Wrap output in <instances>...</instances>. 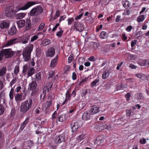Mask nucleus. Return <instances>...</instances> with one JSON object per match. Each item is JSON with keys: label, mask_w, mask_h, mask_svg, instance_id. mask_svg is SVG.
I'll use <instances>...</instances> for the list:
<instances>
[{"label": "nucleus", "mask_w": 149, "mask_h": 149, "mask_svg": "<svg viewBox=\"0 0 149 149\" xmlns=\"http://www.w3.org/2000/svg\"><path fill=\"white\" fill-rule=\"evenodd\" d=\"M51 42V41L48 39H46L43 41L41 44L42 46H45L49 45Z\"/></svg>", "instance_id": "28"}, {"label": "nucleus", "mask_w": 149, "mask_h": 149, "mask_svg": "<svg viewBox=\"0 0 149 149\" xmlns=\"http://www.w3.org/2000/svg\"><path fill=\"white\" fill-rule=\"evenodd\" d=\"M72 77L73 80H76L77 79V74L75 72H72Z\"/></svg>", "instance_id": "59"}, {"label": "nucleus", "mask_w": 149, "mask_h": 149, "mask_svg": "<svg viewBox=\"0 0 149 149\" xmlns=\"http://www.w3.org/2000/svg\"><path fill=\"white\" fill-rule=\"evenodd\" d=\"M60 13L59 10H57L56 11L55 13V15L54 17V19H56L57 17H58L60 15Z\"/></svg>", "instance_id": "60"}, {"label": "nucleus", "mask_w": 149, "mask_h": 149, "mask_svg": "<svg viewBox=\"0 0 149 149\" xmlns=\"http://www.w3.org/2000/svg\"><path fill=\"white\" fill-rule=\"evenodd\" d=\"M14 94V89L13 88H12L11 89L9 94V98L11 100H13V99Z\"/></svg>", "instance_id": "31"}, {"label": "nucleus", "mask_w": 149, "mask_h": 149, "mask_svg": "<svg viewBox=\"0 0 149 149\" xmlns=\"http://www.w3.org/2000/svg\"><path fill=\"white\" fill-rule=\"evenodd\" d=\"M4 112V108L3 105L0 104V116L2 115Z\"/></svg>", "instance_id": "43"}, {"label": "nucleus", "mask_w": 149, "mask_h": 149, "mask_svg": "<svg viewBox=\"0 0 149 149\" xmlns=\"http://www.w3.org/2000/svg\"><path fill=\"white\" fill-rule=\"evenodd\" d=\"M100 36L102 39H106L107 38V35L105 32L103 31L101 33Z\"/></svg>", "instance_id": "32"}, {"label": "nucleus", "mask_w": 149, "mask_h": 149, "mask_svg": "<svg viewBox=\"0 0 149 149\" xmlns=\"http://www.w3.org/2000/svg\"><path fill=\"white\" fill-rule=\"evenodd\" d=\"M33 143L32 141H29L28 142L27 147H28V148L30 149L32 146H33Z\"/></svg>", "instance_id": "57"}, {"label": "nucleus", "mask_w": 149, "mask_h": 149, "mask_svg": "<svg viewBox=\"0 0 149 149\" xmlns=\"http://www.w3.org/2000/svg\"><path fill=\"white\" fill-rule=\"evenodd\" d=\"M18 27L19 28H21L24 27L25 24V21L24 20H20L16 22Z\"/></svg>", "instance_id": "19"}, {"label": "nucleus", "mask_w": 149, "mask_h": 149, "mask_svg": "<svg viewBox=\"0 0 149 149\" xmlns=\"http://www.w3.org/2000/svg\"><path fill=\"white\" fill-rule=\"evenodd\" d=\"M99 109V108L95 106H92L89 112L91 115H94L98 112Z\"/></svg>", "instance_id": "16"}, {"label": "nucleus", "mask_w": 149, "mask_h": 149, "mask_svg": "<svg viewBox=\"0 0 149 149\" xmlns=\"http://www.w3.org/2000/svg\"><path fill=\"white\" fill-rule=\"evenodd\" d=\"M9 21L4 20L0 22V28L2 29H6L9 26Z\"/></svg>", "instance_id": "13"}, {"label": "nucleus", "mask_w": 149, "mask_h": 149, "mask_svg": "<svg viewBox=\"0 0 149 149\" xmlns=\"http://www.w3.org/2000/svg\"><path fill=\"white\" fill-rule=\"evenodd\" d=\"M25 24V29L26 30L30 29L31 27L30 19L29 18H27L26 20Z\"/></svg>", "instance_id": "20"}, {"label": "nucleus", "mask_w": 149, "mask_h": 149, "mask_svg": "<svg viewBox=\"0 0 149 149\" xmlns=\"http://www.w3.org/2000/svg\"><path fill=\"white\" fill-rule=\"evenodd\" d=\"M22 95L21 94L17 93L15 96V100L17 103H19L22 101Z\"/></svg>", "instance_id": "23"}, {"label": "nucleus", "mask_w": 149, "mask_h": 149, "mask_svg": "<svg viewBox=\"0 0 149 149\" xmlns=\"http://www.w3.org/2000/svg\"><path fill=\"white\" fill-rule=\"evenodd\" d=\"M13 52L10 49H3L0 52V61L3 57L5 58H10L13 55Z\"/></svg>", "instance_id": "4"}, {"label": "nucleus", "mask_w": 149, "mask_h": 149, "mask_svg": "<svg viewBox=\"0 0 149 149\" xmlns=\"http://www.w3.org/2000/svg\"><path fill=\"white\" fill-rule=\"evenodd\" d=\"M5 15L7 17H10L12 15L13 10L11 6L6 7L5 9Z\"/></svg>", "instance_id": "12"}, {"label": "nucleus", "mask_w": 149, "mask_h": 149, "mask_svg": "<svg viewBox=\"0 0 149 149\" xmlns=\"http://www.w3.org/2000/svg\"><path fill=\"white\" fill-rule=\"evenodd\" d=\"M63 32V31L61 29L60 31L57 32L56 35L57 36L60 37L62 35Z\"/></svg>", "instance_id": "56"}, {"label": "nucleus", "mask_w": 149, "mask_h": 149, "mask_svg": "<svg viewBox=\"0 0 149 149\" xmlns=\"http://www.w3.org/2000/svg\"><path fill=\"white\" fill-rule=\"evenodd\" d=\"M135 97L138 100L143 99V96L142 95V94L140 93H137L135 95Z\"/></svg>", "instance_id": "41"}, {"label": "nucleus", "mask_w": 149, "mask_h": 149, "mask_svg": "<svg viewBox=\"0 0 149 149\" xmlns=\"http://www.w3.org/2000/svg\"><path fill=\"white\" fill-rule=\"evenodd\" d=\"M125 87L123 84H121L120 85H118L117 87V90H120L123 89Z\"/></svg>", "instance_id": "46"}, {"label": "nucleus", "mask_w": 149, "mask_h": 149, "mask_svg": "<svg viewBox=\"0 0 149 149\" xmlns=\"http://www.w3.org/2000/svg\"><path fill=\"white\" fill-rule=\"evenodd\" d=\"M17 30L15 26H12L10 29H9L8 31V34L10 35H14L16 33Z\"/></svg>", "instance_id": "21"}, {"label": "nucleus", "mask_w": 149, "mask_h": 149, "mask_svg": "<svg viewBox=\"0 0 149 149\" xmlns=\"http://www.w3.org/2000/svg\"><path fill=\"white\" fill-rule=\"evenodd\" d=\"M146 140L145 139H141L139 140V142L141 144H144L146 143Z\"/></svg>", "instance_id": "61"}, {"label": "nucleus", "mask_w": 149, "mask_h": 149, "mask_svg": "<svg viewBox=\"0 0 149 149\" xmlns=\"http://www.w3.org/2000/svg\"><path fill=\"white\" fill-rule=\"evenodd\" d=\"M131 96V94L130 93H127L125 95V97L126 98L127 102H129L130 100V97Z\"/></svg>", "instance_id": "50"}, {"label": "nucleus", "mask_w": 149, "mask_h": 149, "mask_svg": "<svg viewBox=\"0 0 149 149\" xmlns=\"http://www.w3.org/2000/svg\"><path fill=\"white\" fill-rule=\"evenodd\" d=\"M43 11L42 8L40 6H38L31 10L30 15L31 16H37L41 14Z\"/></svg>", "instance_id": "5"}, {"label": "nucleus", "mask_w": 149, "mask_h": 149, "mask_svg": "<svg viewBox=\"0 0 149 149\" xmlns=\"http://www.w3.org/2000/svg\"><path fill=\"white\" fill-rule=\"evenodd\" d=\"M99 81L100 80L98 78L95 79V80L93 81L91 84V87L92 88L94 87L96 85L97 83L99 82Z\"/></svg>", "instance_id": "36"}, {"label": "nucleus", "mask_w": 149, "mask_h": 149, "mask_svg": "<svg viewBox=\"0 0 149 149\" xmlns=\"http://www.w3.org/2000/svg\"><path fill=\"white\" fill-rule=\"evenodd\" d=\"M65 141V136L64 134H62L56 137L54 140V142L56 143H60Z\"/></svg>", "instance_id": "10"}, {"label": "nucleus", "mask_w": 149, "mask_h": 149, "mask_svg": "<svg viewBox=\"0 0 149 149\" xmlns=\"http://www.w3.org/2000/svg\"><path fill=\"white\" fill-rule=\"evenodd\" d=\"M76 110V107L75 106L72 107L70 108V109L69 110L68 112L70 113H72Z\"/></svg>", "instance_id": "52"}, {"label": "nucleus", "mask_w": 149, "mask_h": 149, "mask_svg": "<svg viewBox=\"0 0 149 149\" xmlns=\"http://www.w3.org/2000/svg\"><path fill=\"white\" fill-rule=\"evenodd\" d=\"M35 69L33 68L30 67L27 72L28 76L30 77L32 75L35 73Z\"/></svg>", "instance_id": "27"}, {"label": "nucleus", "mask_w": 149, "mask_h": 149, "mask_svg": "<svg viewBox=\"0 0 149 149\" xmlns=\"http://www.w3.org/2000/svg\"><path fill=\"white\" fill-rule=\"evenodd\" d=\"M91 114L89 112L88 113L87 111L83 113L82 116V119L84 120H87L90 119L91 118Z\"/></svg>", "instance_id": "17"}, {"label": "nucleus", "mask_w": 149, "mask_h": 149, "mask_svg": "<svg viewBox=\"0 0 149 149\" xmlns=\"http://www.w3.org/2000/svg\"><path fill=\"white\" fill-rule=\"evenodd\" d=\"M58 56L57 55L56 56V57L52 60L50 65H54L57 64Z\"/></svg>", "instance_id": "37"}, {"label": "nucleus", "mask_w": 149, "mask_h": 149, "mask_svg": "<svg viewBox=\"0 0 149 149\" xmlns=\"http://www.w3.org/2000/svg\"><path fill=\"white\" fill-rule=\"evenodd\" d=\"M55 53V49L52 47L48 48L46 52V55L47 57H53Z\"/></svg>", "instance_id": "9"}, {"label": "nucleus", "mask_w": 149, "mask_h": 149, "mask_svg": "<svg viewBox=\"0 0 149 149\" xmlns=\"http://www.w3.org/2000/svg\"><path fill=\"white\" fill-rule=\"evenodd\" d=\"M145 19V17L144 15H142L139 16L137 18V21L138 22H143Z\"/></svg>", "instance_id": "33"}, {"label": "nucleus", "mask_w": 149, "mask_h": 149, "mask_svg": "<svg viewBox=\"0 0 149 149\" xmlns=\"http://www.w3.org/2000/svg\"><path fill=\"white\" fill-rule=\"evenodd\" d=\"M30 67L29 66H23L22 72L24 74H26L27 73L28 70Z\"/></svg>", "instance_id": "39"}, {"label": "nucleus", "mask_w": 149, "mask_h": 149, "mask_svg": "<svg viewBox=\"0 0 149 149\" xmlns=\"http://www.w3.org/2000/svg\"><path fill=\"white\" fill-rule=\"evenodd\" d=\"M71 91L70 90L68 89L67 90L65 94V98L70 100V97H71V95L70 94Z\"/></svg>", "instance_id": "30"}, {"label": "nucleus", "mask_w": 149, "mask_h": 149, "mask_svg": "<svg viewBox=\"0 0 149 149\" xmlns=\"http://www.w3.org/2000/svg\"><path fill=\"white\" fill-rule=\"evenodd\" d=\"M57 115V113L56 111H55L53 113L52 115V119H54L56 118Z\"/></svg>", "instance_id": "64"}, {"label": "nucleus", "mask_w": 149, "mask_h": 149, "mask_svg": "<svg viewBox=\"0 0 149 149\" xmlns=\"http://www.w3.org/2000/svg\"><path fill=\"white\" fill-rule=\"evenodd\" d=\"M138 64L140 65H149V60H140Z\"/></svg>", "instance_id": "24"}, {"label": "nucleus", "mask_w": 149, "mask_h": 149, "mask_svg": "<svg viewBox=\"0 0 149 149\" xmlns=\"http://www.w3.org/2000/svg\"><path fill=\"white\" fill-rule=\"evenodd\" d=\"M6 69L5 67H3L0 70V77L3 76L6 72Z\"/></svg>", "instance_id": "35"}, {"label": "nucleus", "mask_w": 149, "mask_h": 149, "mask_svg": "<svg viewBox=\"0 0 149 149\" xmlns=\"http://www.w3.org/2000/svg\"><path fill=\"white\" fill-rule=\"evenodd\" d=\"M122 3L123 6L125 8H127V7H129V2L128 1H123Z\"/></svg>", "instance_id": "53"}, {"label": "nucleus", "mask_w": 149, "mask_h": 149, "mask_svg": "<svg viewBox=\"0 0 149 149\" xmlns=\"http://www.w3.org/2000/svg\"><path fill=\"white\" fill-rule=\"evenodd\" d=\"M74 58L73 55L71 54L68 58V62L70 63L71 62Z\"/></svg>", "instance_id": "54"}, {"label": "nucleus", "mask_w": 149, "mask_h": 149, "mask_svg": "<svg viewBox=\"0 0 149 149\" xmlns=\"http://www.w3.org/2000/svg\"><path fill=\"white\" fill-rule=\"evenodd\" d=\"M100 126L101 130L104 129H107L108 130H111V127L110 126H108L107 124L103 123H100Z\"/></svg>", "instance_id": "22"}, {"label": "nucleus", "mask_w": 149, "mask_h": 149, "mask_svg": "<svg viewBox=\"0 0 149 149\" xmlns=\"http://www.w3.org/2000/svg\"><path fill=\"white\" fill-rule=\"evenodd\" d=\"M41 77L40 72L38 73L36 75V79L37 81L40 80Z\"/></svg>", "instance_id": "48"}, {"label": "nucleus", "mask_w": 149, "mask_h": 149, "mask_svg": "<svg viewBox=\"0 0 149 149\" xmlns=\"http://www.w3.org/2000/svg\"><path fill=\"white\" fill-rule=\"evenodd\" d=\"M33 104V100L32 99L29 100L22 102L20 107V111L22 114H24L29 110L31 108Z\"/></svg>", "instance_id": "1"}, {"label": "nucleus", "mask_w": 149, "mask_h": 149, "mask_svg": "<svg viewBox=\"0 0 149 149\" xmlns=\"http://www.w3.org/2000/svg\"><path fill=\"white\" fill-rule=\"evenodd\" d=\"M74 21V19L73 17L69 18L68 20V24L69 25H71Z\"/></svg>", "instance_id": "55"}, {"label": "nucleus", "mask_w": 149, "mask_h": 149, "mask_svg": "<svg viewBox=\"0 0 149 149\" xmlns=\"http://www.w3.org/2000/svg\"><path fill=\"white\" fill-rule=\"evenodd\" d=\"M132 29V27L131 26H128L126 29V30L128 32H130Z\"/></svg>", "instance_id": "62"}, {"label": "nucleus", "mask_w": 149, "mask_h": 149, "mask_svg": "<svg viewBox=\"0 0 149 149\" xmlns=\"http://www.w3.org/2000/svg\"><path fill=\"white\" fill-rule=\"evenodd\" d=\"M36 4L35 1H32L28 2L26 3L24 6L22 7L19 8H18L17 7H16L17 10L19 11V10H24L28 9V8Z\"/></svg>", "instance_id": "8"}, {"label": "nucleus", "mask_w": 149, "mask_h": 149, "mask_svg": "<svg viewBox=\"0 0 149 149\" xmlns=\"http://www.w3.org/2000/svg\"><path fill=\"white\" fill-rule=\"evenodd\" d=\"M40 33H38L37 35H34V36L31 37V42H33L38 38V36Z\"/></svg>", "instance_id": "49"}, {"label": "nucleus", "mask_w": 149, "mask_h": 149, "mask_svg": "<svg viewBox=\"0 0 149 149\" xmlns=\"http://www.w3.org/2000/svg\"><path fill=\"white\" fill-rule=\"evenodd\" d=\"M74 28L76 31L81 32L84 29L83 25L80 24H75L74 25Z\"/></svg>", "instance_id": "18"}, {"label": "nucleus", "mask_w": 149, "mask_h": 149, "mask_svg": "<svg viewBox=\"0 0 149 149\" xmlns=\"http://www.w3.org/2000/svg\"><path fill=\"white\" fill-rule=\"evenodd\" d=\"M53 86L52 83H49L45 86L42 89V92L40 95L41 101L43 102L44 101L46 97V94L50 91Z\"/></svg>", "instance_id": "3"}, {"label": "nucleus", "mask_w": 149, "mask_h": 149, "mask_svg": "<svg viewBox=\"0 0 149 149\" xmlns=\"http://www.w3.org/2000/svg\"><path fill=\"white\" fill-rule=\"evenodd\" d=\"M85 58L84 57H81L79 58L78 62L79 64L80 65H82L84 63Z\"/></svg>", "instance_id": "38"}, {"label": "nucleus", "mask_w": 149, "mask_h": 149, "mask_svg": "<svg viewBox=\"0 0 149 149\" xmlns=\"http://www.w3.org/2000/svg\"><path fill=\"white\" fill-rule=\"evenodd\" d=\"M109 73L108 71H104L103 73L102 78L103 79H106L109 76Z\"/></svg>", "instance_id": "40"}, {"label": "nucleus", "mask_w": 149, "mask_h": 149, "mask_svg": "<svg viewBox=\"0 0 149 149\" xmlns=\"http://www.w3.org/2000/svg\"><path fill=\"white\" fill-rule=\"evenodd\" d=\"M37 84L36 81H33L29 84V87L30 90L32 91L31 95L32 96L36 94L38 92V91L36 89Z\"/></svg>", "instance_id": "7"}, {"label": "nucleus", "mask_w": 149, "mask_h": 149, "mask_svg": "<svg viewBox=\"0 0 149 149\" xmlns=\"http://www.w3.org/2000/svg\"><path fill=\"white\" fill-rule=\"evenodd\" d=\"M67 118L66 114H63L59 116L58 118V119L59 122H63Z\"/></svg>", "instance_id": "26"}, {"label": "nucleus", "mask_w": 149, "mask_h": 149, "mask_svg": "<svg viewBox=\"0 0 149 149\" xmlns=\"http://www.w3.org/2000/svg\"><path fill=\"white\" fill-rule=\"evenodd\" d=\"M49 77L48 79H49L50 78L52 77L55 74V72L54 70H52L50 71L49 72Z\"/></svg>", "instance_id": "51"}, {"label": "nucleus", "mask_w": 149, "mask_h": 149, "mask_svg": "<svg viewBox=\"0 0 149 149\" xmlns=\"http://www.w3.org/2000/svg\"><path fill=\"white\" fill-rule=\"evenodd\" d=\"M70 69V66H66L64 68V74H67L68 73Z\"/></svg>", "instance_id": "42"}, {"label": "nucleus", "mask_w": 149, "mask_h": 149, "mask_svg": "<svg viewBox=\"0 0 149 149\" xmlns=\"http://www.w3.org/2000/svg\"><path fill=\"white\" fill-rule=\"evenodd\" d=\"M82 123L81 121L78 120L76 122L72 121L70 124L72 132H75L81 126Z\"/></svg>", "instance_id": "6"}, {"label": "nucleus", "mask_w": 149, "mask_h": 149, "mask_svg": "<svg viewBox=\"0 0 149 149\" xmlns=\"http://www.w3.org/2000/svg\"><path fill=\"white\" fill-rule=\"evenodd\" d=\"M83 13H81L78 16H76L75 18V19L77 20L81 18L83 15Z\"/></svg>", "instance_id": "63"}, {"label": "nucleus", "mask_w": 149, "mask_h": 149, "mask_svg": "<svg viewBox=\"0 0 149 149\" xmlns=\"http://www.w3.org/2000/svg\"><path fill=\"white\" fill-rule=\"evenodd\" d=\"M136 77L141 79V80L143 79V78L144 77L145 75L142 74H135Z\"/></svg>", "instance_id": "45"}, {"label": "nucleus", "mask_w": 149, "mask_h": 149, "mask_svg": "<svg viewBox=\"0 0 149 149\" xmlns=\"http://www.w3.org/2000/svg\"><path fill=\"white\" fill-rule=\"evenodd\" d=\"M17 42V39L16 38H15L13 39L10 40L8 41L5 44V46H10L16 43Z\"/></svg>", "instance_id": "15"}, {"label": "nucleus", "mask_w": 149, "mask_h": 149, "mask_svg": "<svg viewBox=\"0 0 149 149\" xmlns=\"http://www.w3.org/2000/svg\"><path fill=\"white\" fill-rule=\"evenodd\" d=\"M29 120V117H26L25 119V120L21 124L19 130H20L21 131L22 130L28 123Z\"/></svg>", "instance_id": "14"}, {"label": "nucleus", "mask_w": 149, "mask_h": 149, "mask_svg": "<svg viewBox=\"0 0 149 149\" xmlns=\"http://www.w3.org/2000/svg\"><path fill=\"white\" fill-rule=\"evenodd\" d=\"M86 137V134H81L77 138L76 142L77 143H79L82 140L85 139Z\"/></svg>", "instance_id": "25"}, {"label": "nucleus", "mask_w": 149, "mask_h": 149, "mask_svg": "<svg viewBox=\"0 0 149 149\" xmlns=\"http://www.w3.org/2000/svg\"><path fill=\"white\" fill-rule=\"evenodd\" d=\"M45 24L44 23H41L39 25L38 29V31H40L42 30L44 28Z\"/></svg>", "instance_id": "44"}, {"label": "nucleus", "mask_w": 149, "mask_h": 149, "mask_svg": "<svg viewBox=\"0 0 149 149\" xmlns=\"http://www.w3.org/2000/svg\"><path fill=\"white\" fill-rule=\"evenodd\" d=\"M19 71V66H15V70L14 71V74L15 75H17Z\"/></svg>", "instance_id": "47"}, {"label": "nucleus", "mask_w": 149, "mask_h": 149, "mask_svg": "<svg viewBox=\"0 0 149 149\" xmlns=\"http://www.w3.org/2000/svg\"><path fill=\"white\" fill-rule=\"evenodd\" d=\"M91 45L92 47L95 49H96L99 46V44L98 43L95 42H91Z\"/></svg>", "instance_id": "34"}, {"label": "nucleus", "mask_w": 149, "mask_h": 149, "mask_svg": "<svg viewBox=\"0 0 149 149\" xmlns=\"http://www.w3.org/2000/svg\"><path fill=\"white\" fill-rule=\"evenodd\" d=\"M25 14L24 13H20L17 14L15 17L17 19H21L23 18L25 16Z\"/></svg>", "instance_id": "29"}, {"label": "nucleus", "mask_w": 149, "mask_h": 149, "mask_svg": "<svg viewBox=\"0 0 149 149\" xmlns=\"http://www.w3.org/2000/svg\"><path fill=\"white\" fill-rule=\"evenodd\" d=\"M104 140V136L103 135H100L97 136L95 141L94 142V145L95 144H97L98 145H100L102 143Z\"/></svg>", "instance_id": "11"}, {"label": "nucleus", "mask_w": 149, "mask_h": 149, "mask_svg": "<svg viewBox=\"0 0 149 149\" xmlns=\"http://www.w3.org/2000/svg\"><path fill=\"white\" fill-rule=\"evenodd\" d=\"M100 126V123L97 125L95 127V128L97 130V131H100L101 130Z\"/></svg>", "instance_id": "58"}, {"label": "nucleus", "mask_w": 149, "mask_h": 149, "mask_svg": "<svg viewBox=\"0 0 149 149\" xmlns=\"http://www.w3.org/2000/svg\"><path fill=\"white\" fill-rule=\"evenodd\" d=\"M33 44H29L23 50V58L25 61H28L30 59V55L31 52L33 50Z\"/></svg>", "instance_id": "2"}]
</instances>
